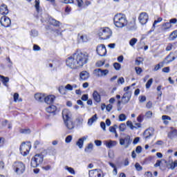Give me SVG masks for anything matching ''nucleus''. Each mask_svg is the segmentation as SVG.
<instances>
[{
    "label": "nucleus",
    "mask_w": 177,
    "mask_h": 177,
    "mask_svg": "<svg viewBox=\"0 0 177 177\" xmlns=\"http://www.w3.org/2000/svg\"><path fill=\"white\" fill-rule=\"evenodd\" d=\"M117 128H118V126L117 124H114L112 127H109V131L111 132V133H114L115 138H118V134L117 133Z\"/></svg>",
    "instance_id": "22"
},
{
    "label": "nucleus",
    "mask_w": 177,
    "mask_h": 177,
    "mask_svg": "<svg viewBox=\"0 0 177 177\" xmlns=\"http://www.w3.org/2000/svg\"><path fill=\"white\" fill-rule=\"evenodd\" d=\"M13 169L17 175H21L26 171V165L21 162H15L13 165Z\"/></svg>",
    "instance_id": "4"
},
{
    "label": "nucleus",
    "mask_w": 177,
    "mask_h": 177,
    "mask_svg": "<svg viewBox=\"0 0 177 177\" xmlns=\"http://www.w3.org/2000/svg\"><path fill=\"white\" fill-rule=\"evenodd\" d=\"M65 124V127H66L67 129H74V127H75V124L73 123V121H71V119L70 120H65L64 121Z\"/></svg>",
    "instance_id": "16"
},
{
    "label": "nucleus",
    "mask_w": 177,
    "mask_h": 177,
    "mask_svg": "<svg viewBox=\"0 0 177 177\" xmlns=\"http://www.w3.org/2000/svg\"><path fill=\"white\" fill-rule=\"evenodd\" d=\"M44 161V156L42 154H36L32 159L30 165L33 168H37L38 165H41Z\"/></svg>",
    "instance_id": "3"
},
{
    "label": "nucleus",
    "mask_w": 177,
    "mask_h": 177,
    "mask_svg": "<svg viewBox=\"0 0 177 177\" xmlns=\"http://www.w3.org/2000/svg\"><path fill=\"white\" fill-rule=\"evenodd\" d=\"M89 78V73L86 71H84L80 73V81H86Z\"/></svg>",
    "instance_id": "14"
},
{
    "label": "nucleus",
    "mask_w": 177,
    "mask_h": 177,
    "mask_svg": "<svg viewBox=\"0 0 177 177\" xmlns=\"http://www.w3.org/2000/svg\"><path fill=\"white\" fill-rule=\"evenodd\" d=\"M112 109H113V105L110 104L106 105V110L108 111L109 112L111 111Z\"/></svg>",
    "instance_id": "61"
},
{
    "label": "nucleus",
    "mask_w": 177,
    "mask_h": 177,
    "mask_svg": "<svg viewBox=\"0 0 177 177\" xmlns=\"http://www.w3.org/2000/svg\"><path fill=\"white\" fill-rule=\"evenodd\" d=\"M30 149H31V145H30V144H26L24 142L22 143L20 147L21 154H22V156H27Z\"/></svg>",
    "instance_id": "6"
},
{
    "label": "nucleus",
    "mask_w": 177,
    "mask_h": 177,
    "mask_svg": "<svg viewBox=\"0 0 177 177\" xmlns=\"http://www.w3.org/2000/svg\"><path fill=\"white\" fill-rule=\"evenodd\" d=\"M45 103H47V104H52L53 102H55V95H48L45 97L44 95V99Z\"/></svg>",
    "instance_id": "17"
},
{
    "label": "nucleus",
    "mask_w": 177,
    "mask_h": 177,
    "mask_svg": "<svg viewBox=\"0 0 177 177\" xmlns=\"http://www.w3.org/2000/svg\"><path fill=\"white\" fill-rule=\"evenodd\" d=\"M59 93H61V95H66V93H67L66 87H64V86H60L59 87Z\"/></svg>",
    "instance_id": "30"
},
{
    "label": "nucleus",
    "mask_w": 177,
    "mask_h": 177,
    "mask_svg": "<svg viewBox=\"0 0 177 177\" xmlns=\"http://www.w3.org/2000/svg\"><path fill=\"white\" fill-rule=\"evenodd\" d=\"M89 177H103V172L100 169H93L88 171Z\"/></svg>",
    "instance_id": "9"
},
{
    "label": "nucleus",
    "mask_w": 177,
    "mask_h": 177,
    "mask_svg": "<svg viewBox=\"0 0 177 177\" xmlns=\"http://www.w3.org/2000/svg\"><path fill=\"white\" fill-rule=\"evenodd\" d=\"M171 53H170L167 57V59H169V60H167V63H171V62H174V60H175L176 57H172L171 56Z\"/></svg>",
    "instance_id": "40"
},
{
    "label": "nucleus",
    "mask_w": 177,
    "mask_h": 177,
    "mask_svg": "<svg viewBox=\"0 0 177 177\" xmlns=\"http://www.w3.org/2000/svg\"><path fill=\"white\" fill-rule=\"evenodd\" d=\"M88 139V136H84L78 140L76 142V145L78 146L79 149H82L84 146V141Z\"/></svg>",
    "instance_id": "18"
},
{
    "label": "nucleus",
    "mask_w": 177,
    "mask_h": 177,
    "mask_svg": "<svg viewBox=\"0 0 177 177\" xmlns=\"http://www.w3.org/2000/svg\"><path fill=\"white\" fill-rule=\"evenodd\" d=\"M47 113H53L57 110V108L55 105H50L46 108Z\"/></svg>",
    "instance_id": "24"
},
{
    "label": "nucleus",
    "mask_w": 177,
    "mask_h": 177,
    "mask_svg": "<svg viewBox=\"0 0 177 177\" xmlns=\"http://www.w3.org/2000/svg\"><path fill=\"white\" fill-rule=\"evenodd\" d=\"M172 27V25L169 22H166L162 24L163 30H169Z\"/></svg>",
    "instance_id": "31"
},
{
    "label": "nucleus",
    "mask_w": 177,
    "mask_h": 177,
    "mask_svg": "<svg viewBox=\"0 0 177 177\" xmlns=\"http://www.w3.org/2000/svg\"><path fill=\"white\" fill-rule=\"evenodd\" d=\"M162 71L163 73H169V67L167 66V67H165L162 68Z\"/></svg>",
    "instance_id": "64"
},
{
    "label": "nucleus",
    "mask_w": 177,
    "mask_h": 177,
    "mask_svg": "<svg viewBox=\"0 0 177 177\" xmlns=\"http://www.w3.org/2000/svg\"><path fill=\"white\" fill-rule=\"evenodd\" d=\"M0 78L3 85H5V86H8V82H9V77L0 75Z\"/></svg>",
    "instance_id": "25"
},
{
    "label": "nucleus",
    "mask_w": 177,
    "mask_h": 177,
    "mask_svg": "<svg viewBox=\"0 0 177 177\" xmlns=\"http://www.w3.org/2000/svg\"><path fill=\"white\" fill-rule=\"evenodd\" d=\"M92 149H93V144L90 143L87 147L85 148L84 151L88 152L89 150H92Z\"/></svg>",
    "instance_id": "43"
},
{
    "label": "nucleus",
    "mask_w": 177,
    "mask_h": 177,
    "mask_svg": "<svg viewBox=\"0 0 177 177\" xmlns=\"http://www.w3.org/2000/svg\"><path fill=\"white\" fill-rule=\"evenodd\" d=\"M127 127H129L130 129H135V126H133V124L132 123L131 121H130V120L127 121Z\"/></svg>",
    "instance_id": "47"
},
{
    "label": "nucleus",
    "mask_w": 177,
    "mask_h": 177,
    "mask_svg": "<svg viewBox=\"0 0 177 177\" xmlns=\"http://www.w3.org/2000/svg\"><path fill=\"white\" fill-rule=\"evenodd\" d=\"M162 119L163 120V122L165 124V125H168L169 122V121H171V117L168 115H162Z\"/></svg>",
    "instance_id": "27"
},
{
    "label": "nucleus",
    "mask_w": 177,
    "mask_h": 177,
    "mask_svg": "<svg viewBox=\"0 0 177 177\" xmlns=\"http://www.w3.org/2000/svg\"><path fill=\"white\" fill-rule=\"evenodd\" d=\"M176 37H177V30H174L170 34L169 39H170V41H174V39H176Z\"/></svg>",
    "instance_id": "29"
},
{
    "label": "nucleus",
    "mask_w": 177,
    "mask_h": 177,
    "mask_svg": "<svg viewBox=\"0 0 177 177\" xmlns=\"http://www.w3.org/2000/svg\"><path fill=\"white\" fill-rule=\"evenodd\" d=\"M136 42H138V39H136V38H132V39L129 41V45H130V46H135V45L136 44Z\"/></svg>",
    "instance_id": "37"
},
{
    "label": "nucleus",
    "mask_w": 177,
    "mask_h": 177,
    "mask_svg": "<svg viewBox=\"0 0 177 177\" xmlns=\"http://www.w3.org/2000/svg\"><path fill=\"white\" fill-rule=\"evenodd\" d=\"M104 145L109 149H111L112 147H114V146H117V142L109 140V141H104Z\"/></svg>",
    "instance_id": "19"
},
{
    "label": "nucleus",
    "mask_w": 177,
    "mask_h": 177,
    "mask_svg": "<svg viewBox=\"0 0 177 177\" xmlns=\"http://www.w3.org/2000/svg\"><path fill=\"white\" fill-rule=\"evenodd\" d=\"M138 20L141 24L145 25L149 20V15L146 12H142L140 14Z\"/></svg>",
    "instance_id": "11"
},
{
    "label": "nucleus",
    "mask_w": 177,
    "mask_h": 177,
    "mask_svg": "<svg viewBox=\"0 0 177 177\" xmlns=\"http://www.w3.org/2000/svg\"><path fill=\"white\" fill-rule=\"evenodd\" d=\"M136 153H138V154H140V153H142V147L138 146L136 147Z\"/></svg>",
    "instance_id": "60"
},
{
    "label": "nucleus",
    "mask_w": 177,
    "mask_h": 177,
    "mask_svg": "<svg viewBox=\"0 0 177 177\" xmlns=\"http://www.w3.org/2000/svg\"><path fill=\"white\" fill-rule=\"evenodd\" d=\"M49 23L52 26H55V27H59L60 26V22L59 21H56V19L51 18L49 19Z\"/></svg>",
    "instance_id": "26"
},
{
    "label": "nucleus",
    "mask_w": 177,
    "mask_h": 177,
    "mask_svg": "<svg viewBox=\"0 0 177 177\" xmlns=\"http://www.w3.org/2000/svg\"><path fill=\"white\" fill-rule=\"evenodd\" d=\"M139 102H140V103H145V102H146V96H145V95L140 96Z\"/></svg>",
    "instance_id": "51"
},
{
    "label": "nucleus",
    "mask_w": 177,
    "mask_h": 177,
    "mask_svg": "<svg viewBox=\"0 0 177 177\" xmlns=\"http://www.w3.org/2000/svg\"><path fill=\"white\" fill-rule=\"evenodd\" d=\"M132 143V140H131V136H127L124 138L120 139V145L121 146H124L125 147H129V145Z\"/></svg>",
    "instance_id": "7"
},
{
    "label": "nucleus",
    "mask_w": 177,
    "mask_h": 177,
    "mask_svg": "<svg viewBox=\"0 0 177 177\" xmlns=\"http://www.w3.org/2000/svg\"><path fill=\"white\" fill-rule=\"evenodd\" d=\"M129 100H131V99L128 98V97H122V103H123V104H127V103H129Z\"/></svg>",
    "instance_id": "41"
},
{
    "label": "nucleus",
    "mask_w": 177,
    "mask_h": 177,
    "mask_svg": "<svg viewBox=\"0 0 177 177\" xmlns=\"http://www.w3.org/2000/svg\"><path fill=\"white\" fill-rule=\"evenodd\" d=\"M62 117L64 121H68L71 120V112L68 109H64L62 111Z\"/></svg>",
    "instance_id": "13"
},
{
    "label": "nucleus",
    "mask_w": 177,
    "mask_h": 177,
    "mask_svg": "<svg viewBox=\"0 0 177 177\" xmlns=\"http://www.w3.org/2000/svg\"><path fill=\"white\" fill-rule=\"evenodd\" d=\"M153 84V78L149 79L147 84H146V88L147 89H149V88L151 86V84Z\"/></svg>",
    "instance_id": "39"
},
{
    "label": "nucleus",
    "mask_w": 177,
    "mask_h": 177,
    "mask_svg": "<svg viewBox=\"0 0 177 177\" xmlns=\"http://www.w3.org/2000/svg\"><path fill=\"white\" fill-rule=\"evenodd\" d=\"M135 167L136 169H137L138 171H142V166L139 163H136Z\"/></svg>",
    "instance_id": "57"
},
{
    "label": "nucleus",
    "mask_w": 177,
    "mask_h": 177,
    "mask_svg": "<svg viewBox=\"0 0 177 177\" xmlns=\"http://www.w3.org/2000/svg\"><path fill=\"white\" fill-rule=\"evenodd\" d=\"M19 132L21 133L28 134V133H31V130L30 129H21Z\"/></svg>",
    "instance_id": "36"
},
{
    "label": "nucleus",
    "mask_w": 177,
    "mask_h": 177,
    "mask_svg": "<svg viewBox=\"0 0 177 177\" xmlns=\"http://www.w3.org/2000/svg\"><path fill=\"white\" fill-rule=\"evenodd\" d=\"M96 50L99 56H106V54L107 53V50H106V46H104V44L98 46Z\"/></svg>",
    "instance_id": "10"
},
{
    "label": "nucleus",
    "mask_w": 177,
    "mask_h": 177,
    "mask_svg": "<svg viewBox=\"0 0 177 177\" xmlns=\"http://www.w3.org/2000/svg\"><path fill=\"white\" fill-rule=\"evenodd\" d=\"M167 167L169 169H175V167H177V160H175L174 162V160L170 159L169 160V164L167 165Z\"/></svg>",
    "instance_id": "20"
},
{
    "label": "nucleus",
    "mask_w": 177,
    "mask_h": 177,
    "mask_svg": "<svg viewBox=\"0 0 177 177\" xmlns=\"http://www.w3.org/2000/svg\"><path fill=\"white\" fill-rule=\"evenodd\" d=\"M93 97L95 102H97V103H100V94H99L97 91H94L93 93Z\"/></svg>",
    "instance_id": "21"
},
{
    "label": "nucleus",
    "mask_w": 177,
    "mask_h": 177,
    "mask_svg": "<svg viewBox=\"0 0 177 177\" xmlns=\"http://www.w3.org/2000/svg\"><path fill=\"white\" fill-rule=\"evenodd\" d=\"M71 140H73V136H68L65 139L66 143H70V142H71Z\"/></svg>",
    "instance_id": "53"
},
{
    "label": "nucleus",
    "mask_w": 177,
    "mask_h": 177,
    "mask_svg": "<svg viewBox=\"0 0 177 177\" xmlns=\"http://www.w3.org/2000/svg\"><path fill=\"white\" fill-rule=\"evenodd\" d=\"M62 3H74V0H62Z\"/></svg>",
    "instance_id": "58"
},
{
    "label": "nucleus",
    "mask_w": 177,
    "mask_h": 177,
    "mask_svg": "<svg viewBox=\"0 0 177 177\" xmlns=\"http://www.w3.org/2000/svg\"><path fill=\"white\" fill-rule=\"evenodd\" d=\"M140 64H143V58L139 57L136 59V65L140 66Z\"/></svg>",
    "instance_id": "33"
},
{
    "label": "nucleus",
    "mask_w": 177,
    "mask_h": 177,
    "mask_svg": "<svg viewBox=\"0 0 177 177\" xmlns=\"http://www.w3.org/2000/svg\"><path fill=\"white\" fill-rule=\"evenodd\" d=\"M96 120H97V115H94L93 116H92L91 118H90L88 121V125H92V124H93V122H95V121H96Z\"/></svg>",
    "instance_id": "28"
},
{
    "label": "nucleus",
    "mask_w": 177,
    "mask_h": 177,
    "mask_svg": "<svg viewBox=\"0 0 177 177\" xmlns=\"http://www.w3.org/2000/svg\"><path fill=\"white\" fill-rule=\"evenodd\" d=\"M145 177H153L151 171H147L145 173Z\"/></svg>",
    "instance_id": "59"
},
{
    "label": "nucleus",
    "mask_w": 177,
    "mask_h": 177,
    "mask_svg": "<svg viewBox=\"0 0 177 177\" xmlns=\"http://www.w3.org/2000/svg\"><path fill=\"white\" fill-rule=\"evenodd\" d=\"M113 21L115 27H118V28H122L128 24L127 17L122 14L115 15L113 18Z\"/></svg>",
    "instance_id": "2"
},
{
    "label": "nucleus",
    "mask_w": 177,
    "mask_h": 177,
    "mask_svg": "<svg viewBox=\"0 0 177 177\" xmlns=\"http://www.w3.org/2000/svg\"><path fill=\"white\" fill-rule=\"evenodd\" d=\"M88 62V55L82 52H77L66 59V66L70 68H78L86 64Z\"/></svg>",
    "instance_id": "1"
},
{
    "label": "nucleus",
    "mask_w": 177,
    "mask_h": 177,
    "mask_svg": "<svg viewBox=\"0 0 177 177\" xmlns=\"http://www.w3.org/2000/svg\"><path fill=\"white\" fill-rule=\"evenodd\" d=\"M119 129L121 132H124L127 129V125L124 123H122L119 126Z\"/></svg>",
    "instance_id": "38"
},
{
    "label": "nucleus",
    "mask_w": 177,
    "mask_h": 177,
    "mask_svg": "<svg viewBox=\"0 0 177 177\" xmlns=\"http://www.w3.org/2000/svg\"><path fill=\"white\" fill-rule=\"evenodd\" d=\"M161 21H162V18L159 17L158 18L157 20H155L153 24V28H156V25L157 24V23H161Z\"/></svg>",
    "instance_id": "46"
},
{
    "label": "nucleus",
    "mask_w": 177,
    "mask_h": 177,
    "mask_svg": "<svg viewBox=\"0 0 177 177\" xmlns=\"http://www.w3.org/2000/svg\"><path fill=\"white\" fill-rule=\"evenodd\" d=\"M176 135H177V130H173L171 132L168 133V138L173 139Z\"/></svg>",
    "instance_id": "32"
},
{
    "label": "nucleus",
    "mask_w": 177,
    "mask_h": 177,
    "mask_svg": "<svg viewBox=\"0 0 177 177\" xmlns=\"http://www.w3.org/2000/svg\"><path fill=\"white\" fill-rule=\"evenodd\" d=\"M109 73V70H102L101 68L94 70V74L96 77H103L104 75H107Z\"/></svg>",
    "instance_id": "12"
},
{
    "label": "nucleus",
    "mask_w": 177,
    "mask_h": 177,
    "mask_svg": "<svg viewBox=\"0 0 177 177\" xmlns=\"http://www.w3.org/2000/svg\"><path fill=\"white\" fill-rule=\"evenodd\" d=\"M78 39L80 42H86L88 41V37H86V36L80 35L78 37Z\"/></svg>",
    "instance_id": "35"
},
{
    "label": "nucleus",
    "mask_w": 177,
    "mask_h": 177,
    "mask_svg": "<svg viewBox=\"0 0 177 177\" xmlns=\"http://www.w3.org/2000/svg\"><path fill=\"white\" fill-rule=\"evenodd\" d=\"M35 99L37 100V102H44V99H45V95L41 93H36L35 95Z\"/></svg>",
    "instance_id": "23"
},
{
    "label": "nucleus",
    "mask_w": 177,
    "mask_h": 177,
    "mask_svg": "<svg viewBox=\"0 0 177 177\" xmlns=\"http://www.w3.org/2000/svg\"><path fill=\"white\" fill-rule=\"evenodd\" d=\"M104 62H102V61H98L95 64L96 67H102V66H104Z\"/></svg>",
    "instance_id": "54"
},
{
    "label": "nucleus",
    "mask_w": 177,
    "mask_h": 177,
    "mask_svg": "<svg viewBox=\"0 0 177 177\" xmlns=\"http://www.w3.org/2000/svg\"><path fill=\"white\" fill-rule=\"evenodd\" d=\"M127 120V115L125 114L122 113L119 115V120L121 121L122 122L125 121Z\"/></svg>",
    "instance_id": "42"
},
{
    "label": "nucleus",
    "mask_w": 177,
    "mask_h": 177,
    "mask_svg": "<svg viewBox=\"0 0 177 177\" xmlns=\"http://www.w3.org/2000/svg\"><path fill=\"white\" fill-rule=\"evenodd\" d=\"M14 101L15 102H21V99L19 100V93H15L14 94Z\"/></svg>",
    "instance_id": "49"
},
{
    "label": "nucleus",
    "mask_w": 177,
    "mask_h": 177,
    "mask_svg": "<svg viewBox=\"0 0 177 177\" xmlns=\"http://www.w3.org/2000/svg\"><path fill=\"white\" fill-rule=\"evenodd\" d=\"M31 37H38V31L35 30H32L30 32Z\"/></svg>",
    "instance_id": "52"
},
{
    "label": "nucleus",
    "mask_w": 177,
    "mask_h": 177,
    "mask_svg": "<svg viewBox=\"0 0 177 177\" xmlns=\"http://www.w3.org/2000/svg\"><path fill=\"white\" fill-rule=\"evenodd\" d=\"M118 85H122V84H124L125 82V80L124 79V77H119L118 79Z\"/></svg>",
    "instance_id": "45"
},
{
    "label": "nucleus",
    "mask_w": 177,
    "mask_h": 177,
    "mask_svg": "<svg viewBox=\"0 0 177 177\" xmlns=\"http://www.w3.org/2000/svg\"><path fill=\"white\" fill-rule=\"evenodd\" d=\"M65 89L66 91H73V86H71V84H67L66 86H65Z\"/></svg>",
    "instance_id": "62"
},
{
    "label": "nucleus",
    "mask_w": 177,
    "mask_h": 177,
    "mask_svg": "<svg viewBox=\"0 0 177 177\" xmlns=\"http://www.w3.org/2000/svg\"><path fill=\"white\" fill-rule=\"evenodd\" d=\"M98 35L101 39H109L111 37V30L109 28L100 29Z\"/></svg>",
    "instance_id": "5"
},
{
    "label": "nucleus",
    "mask_w": 177,
    "mask_h": 177,
    "mask_svg": "<svg viewBox=\"0 0 177 177\" xmlns=\"http://www.w3.org/2000/svg\"><path fill=\"white\" fill-rule=\"evenodd\" d=\"M9 13V10L8 9V6L5 4H3L0 6V15H3V16H6Z\"/></svg>",
    "instance_id": "15"
},
{
    "label": "nucleus",
    "mask_w": 177,
    "mask_h": 177,
    "mask_svg": "<svg viewBox=\"0 0 177 177\" xmlns=\"http://www.w3.org/2000/svg\"><path fill=\"white\" fill-rule=\"evenodd\" d=\"M65 169H66V171H68L72 175H75V171L74 170V169H73V167H69L68 166H66Z\"/></svg>",
    "instance_id": "34"
},
{
    "label": "nucleus",
    "mask_w": 177,
    "mask_h": 177,
    "mask_svg": "<svg viewBox=\"0 0 177 177\" xmlns=\"http://www.w3.org/2000/svg\"><path fill=\"white\" fill-rule=\"evenodd\" d=\"M35 8L37 12H39V0H35Z\"/></svg>",
    "instance_id": "44"
},
{
    "label": "nucleus",
    "mask_w": 177,
    "mask_h": 177,
    "mask_svg": "<svg viewBox=\"0 0 177 177\" xmlns=\"http://www.w3.org/2000/svg\"><path fill=\"white\" fill-rule=\"evenodd\" d=\"M109 158H114V151H110L108 153Z\"/></svg>",
    "instance_id": "63"
},
{
    "label": "nucleus",
    "mask_w": 177,
    "mask_h": 177,
    "mask_svg": "<svg viewBox=\"0 0 177 177\" xmlns=\"http://www.w3.org/2000/svg\"><path fill=\"white\" fill-rule=\"evenodd\" d=\"M123 96L124 97H128V99H131V97L132 96V92L127 91L123 95Z\"/></svg>",
    "instance_id": "48"
},
{
    "label": "nucleus",
    "mask_w": 177,
    "mask_h": 177,
    "mask_svg": "<svg viewBox=\"0 0 177 177\" xmlns=\"http://www.w3.org/2000/svg\"><path fill=\"white\" fill-rule=\"evenodd\" d=\"M113 67L116 70H120L121 68V64H120L119 63L115 62V63L113 64Z\"/></svg>",
    "instance_id": "55"
},
{
    "label": "nucleus",
    "mask_w": 177,
    "mask_h": 177,
    "mask_svg": "<svg viewBox=\"0 0 177 177\" xmlns=\"http://www.w3.org/2000/svg\"><path fill=\"white\" fill-rule=\"evenodd\" d=\"M145 117L147 118H151V117H153V112H151V111H148L146 113H145Z\"/></svg>",
    "instance_id": "50"
},
{
    "label": "nucleus",
    "mask_w": 177,
    "mask_h": 177,
    "mask_svg": "<svg viewBox=\"0 0 177 177\" xmlns=\"http://www.w3.org/2000/svg\"><path fill=\"white\" fill-rule=\"evenodd\" d=\"M0 23L3 27H6V28L10 27V24H12L10 18L5 15L1 18Z\"/></svg>",
    "instance_id": "8"
},
{
    "label": "nucleus",
    "mask_w": 177,
    "mask_h": 177,
    "mask_svg": "<svg viewBox=\"0 0 177 177\" xmlns=\"http://www.w3.org/2000/svg\"><path fill=\"white\" fill-rule=\"evenodd\" d=\"M135 70H136V74H140L141 73H142V71H143L142 70V68H140V67H138V66H136V68H135Z\"/></svg>",
    "instance_id": "56"
}]
</instances>
